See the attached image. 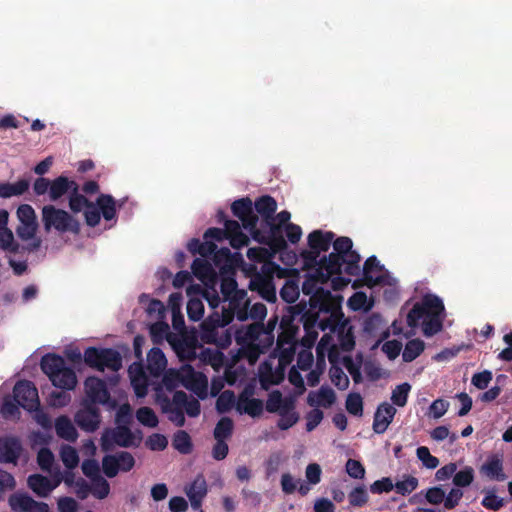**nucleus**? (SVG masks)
Returning a JSON list of instances; mask_svg holds the SVG:
<instances>
[{"instance_id":"nucleus-33","label":"nucleus","mask_w":512,"mask_h":512,"mask_svg":"<svg viewBox=\"0 0 512 512\" xmlns=\"http://www.w3.org/2000/svg\"><path fill=\"white\" fill-rule=\"evenodd\" d=\"M191 269L193 275L202 282L212 281L216 278V273L212 265L205 259H194Z\"/></svg>"},{"instance_id":"nucleus-38","label":"nucleus","mask_w":512,"mask_h":512,"mask_svg":"<svg viewBox=\"0 0 512 512\" xmlns=\"http://www.w3.org/2000/svg\"><path fill=\"white\" fill-rule=\"evenodd\" d=\"M172 445L182 454H189L193 449L191 437L184 430H179L174 434Z\"/></svg>"},{"instance_id":"nucleus-45","label":"nucleus","mask_w":512,"mask_h":512,"mask_svg":"<svg viewBox=\"0 0 512 512\" xmlns=\"http://www.w3.org/2000/svg\"><path fill=\"white\" fill-rule=\"evenodd\" d=\"M329 375L332 383L340 390H345L349 386V378L344 373L342 368L333 365L329 370Z\"/></svg>"},{"instance_id":"nucleus-40","label":"nucleus","mask_w":512,"mask_h":512,"mask_svg":"<svg viewBox=\"0 0 512 512\" xmlns=\"http://www.w3.org/2000/svg\"><path fill=\"white\" fill-rule=\"evenodd\" d=\"M484 497L481 501V505L492 511H498L505 505V500L496 495L495 489H489L483 491Z\"/></svg>"},{"instance_id":"nucleus-19","label":"nucleus","mask_w":512,"mask_h":512,"mask_svg":"<svg viewBox=\"0 0 512 512\" xmlns=\"http://www.w3.org/2000/svg\"><path fill=\"white\" fill-rule=\"evenodd\" d=\"M131 385L138 397H144L148 392V379L141 363H133L128 369Z\"/></svg>"},{"instance_id":"nucleus-29","label":"nucleus","mask_w":512,"mask_h":512,"mask_svg":"<svg viewBox=\"0 0 512 512\" xmlns=\"http://www.w3.org/2000/svg\"><path fill=\"white\" fill-rule=\"evenodd\" d=\"M265 330L262 323L250 324L245 329L237 331L236 340L238 343H258Z\"/></svg>"},{"instance_id":"nucleus-61","label":"nucleus","mask_w":512,"mask_h":512,"mask_svg":"<svg viewBox=\"0 0 512 512\" xmlns=\"http://www.w3.org/2000/svg\"><path fill=\"white\" fill-rule=\"evenodd\" d=\"M280 297L286 303H293L299 297V289L298 286L294 283L287 282L280 290Z\"/></svg>"},{"instance_id":"nucleus-6","label":"nucleus","mask_w":512,"mask_h":512,"mask_svg":"<svg viewBox=\"0 0 512 512\" xmlns=\"http://www.w3.org/2000/svg\"><path fill=\"white\" fill-rule=\"evenodd\" d=\"M284 228L272 220L260 221V226H255L250 232L252 238L263 245H267L274 252H281L287 248V242L283 236Z\"/></svg>"},{"instance_id":"nucleus-24","label":"nucleus","mask_w":512,"mask_h":512,"mask_svg":"<svg viewBox=\"0 0 512 512\" xmlns=\"http://www.w3.org/2000/svg\"><path fill=\"white\" fill-rule=\"evenodd\" d=\"M336 401V394L334 390L328 386H322L317 393L310 392L307 397L309 406H323L328 408Z\"/></svg>"},{"instance_id":"nucleus-50","label":"nucleus","mask_w":512,"mask_h":512,"mask_svg":"<svg viewBox=\"0 0 512 512\" xmlns=\"http://www.w3.org/2000/svg\"><path fill=\"white\" fill-rule=\"evenodd\" d=\"M93 486L91 487L92 494L97 499H104L109 495L110 485L106 479L99 476L92 480Z\"/></svg>"},{"instance_id":"nucleus-47","label":"nucleus","mask_w":512,"mask_h":512,"mask_svg":"<svg viewBox=\"0 0 512 512\" xmlns=\"http://www.w3.org/2000/svg\"><path fill=\"white\" fill-rule=\"evenodd\" d=\"M346 409L354 416H362L363 400L359 393H350L346 399Z\"/></svg>"},{"instance_id":"nucleus-59","label":"nucleus","mask_w":512,"mask_h":512,"mask_svg":"<svg viewBox=\"0 0 512 512\" xmlns=\"http://www.w3.org/2000/svg\"><path fill=\"white\" fill-rule=\"evenodd\" d=\"M17 217L20 223L37 222L36 214L33 207L29 204H21L17 209Z\"/></svg>"},{"instance_id":"nucleus-41","label":"nucleus","mask_w":512,"mask_h":512,"mask_svg":"<svg viewBox=\"0 0 512 512\" xmlns=\"http://www.w3.org/2000/svg\"><path fill=\"white\" fill-rule=\"evenodd\" d=\"M241 345L240 354L246 358L250 364L257 362L261 354H264L259 343H239Z\"/></svg>"},{"instance_id":"nucleus-49","label":"nucleus","mask_w":512,"mask_h":512,"mask_svg":"<svg viewBox=\"0 0 512 512\" xmlns=\"http://www.w3.org/2000/svg\"><path fill=\"white\" fill-rule=\"evenodd\" d=\"M474 480V470L470 466L464 467L462 470L455 472L453 483L457 487H467Z\"/></svg>"},{"instance_id":"nucleus-3","label":"nucleus","mask_w":512,"mask_h":512,"mask_svg":"<svg viewBox=\"0 0 512 512\" xmlns=\"http://www.w3.org/2000/svg\"><path fill=\"white\" fill-rule=\"evenodd\" d=\"M444 310L443 301L436 295L428 294L421 302L415 303L408 312L407 324L411 328H416L423 319L422 332L424 336L432 337L443 328L441 315Z\"/></svg>"},{"instance_id":"nucleus-63","label":"nucleus","mask_w":512,"mask_h":512,"mask_svg":"<svg viewBox=\"0 0 512 512\" xmlns=\"http://www.w3.org/2000/svg\"><path fill=\"white\" fill-rule=\"evenodd\" d=\"M394 488V484L389 477H383L380 480H376L374 483L370 485V492L372 494H382L388 493L392 491Z\"/></svg>"},{"instance_id":"nucleus-51","label":"nucleus","mask_w":512,"mask_h":512,"mask_svg":"<svg viewBox=\"0 0 512 512\" xmlns=\"http://www.w3.org/2000/svg\"><path fill=\"white\" fill-rule=\"evenodd\" d=\"M416 455L418 459L423 463V465L428 469H435L439 465L438 458L431 455L429 449L426 446L418 447L416 450Z\"/></svg>"},{"instance_id":"nucleus-27","label":"nucleus","mask_w":512,"mask_h":512,"mask_svg":"<svg viewBox=\"0 0 512 512\" xmlns=\"http://www.w3.org/2000/svg\"><path fill=\"white\" fill-rule=\"evenodd\" d=\"M253 208L261 216L260 221L272 220L275 218L277 202L272 196L263 195L255 200Z\"/></svg>"},{"instance_id":"nucleus-26","label":"nucleus","mask_w":512,"mask_h":512,"mask_svg":"<svg viewBox=\"0 0 512 512\" xmlns=\"http://www.w3.org/2000/svg\"><path fill=\"white\" fill-rule=\"evenodd\" d=\"M481 472L491 479L503 481L506 475L503 473L502 455L493 454L481 466Z\"/></svg>"},{"instance_id":"nucleus-53","label":"nucleus","mask_w":512,"mask_h":512,"mask_svg":"<svg viewBox=\"0 0 512 512\" xmlns=\"http://www.w3.org/2000/svg\"><path fill=\"white\" fill-rule=\"evenodd\" d=\"M61 459L68 469H74L79 464V456L75 448L65 446L61 450Z\"/></svg>"},{"instance_id":"nucleus-25","label":"nucleus","mask_w":512,"mask_h":512,"mask_svg":"<svg viewBox=\"0 0 512 512\" xmlns=\"http://www.w3.org/2000/svg\"><path fill=\"white\" fill-rule=\"evenodd\" d=\"M173 403L176 406H181L182 409L184 408L189 417H197L201 412L200 402L194 397L189 398L187 393L182 390L174 393Z\"/></svg>"},{"instance_id":"nucleus-48","label":"nucleus","mask_w":512,"mask_h":512,"mask_svg":"<svg viewBox=\"0 0 512 512\" xmlns=\"http://www.w3.org/2000/svg\"><path fill=\"white\" fill-rule=\"evenodd\" d=\"M102 470L108 478H114L119 473L117 455H105L102 459Z\"/></svg>"},{"instance_id":"nucleus-32","label":"nucleus","mask_w":512,"mask_h":512,"mask_svg":"<svg viewBox=\"0 0 512 512\" xmlns=\"http://www.w3.org/2000/svg\"><path fill=\"white\" fill-rule=\"evenodd\" d=\"M167 360L160 348L154 347L148 353V370L151 375L159 376L166 368Z\"/></svg>"},{"instance_id":"nucleus-8","label":"nucleus","mask_w":512,"mask_h":512,"mask_svg":"<svg viewBox=\"0 0 512 512\" xmlns=\"http://www.w3.org/2000/svg\"><path fill=\"white\" fill-rule=\"evenodd\" d=\"M83 359L87 366L102 372L105 368L118 371L122 367L120 353L112 348L88 347L84 351Z\"/></svg>"},{"instance_id":"nucleus-36","label":"nucleus","mask_w":512,"mask_h":512,"mask_svg":"<svg viewBox=\"0 0 512 512\" xmlns=\"http://www.w3.org/2000/svg\"><path fill=\"white\" fill-rule=\"evenodd\" d=\"M425 348V343L421 339L409 340L403 350L402 359L404 362H412L415 360Z\"/></svg>"},{"instance_id":"nucleus-44","label":"nucleus","mask_w":512,"mask_h":512,"mask_svg":"<svg viewBox=\"0 0 512 512\" xmlns=\"http://www.w3.org/2000/svg\"><path fill=\"white\" fill-rule=\"evenodd\" d=\"M235 404V395L231 390L222 392L216 400V410L219 413H225L232 409Z\"/></svg>"},{"instance_id":"nucleus-57","label":"nucleus","mask_w":512,"mask_h":512,"mask_svg":"<svg viewBox=\"0 0 512 512\" xmlns=\"http://www.w3.org/2000/svg\"><path fill=\"white\" fill-rule=\"evenodd\" d=\"M345 468L348 475L353 479H363L365 476V468L358 460L348 459Z\"/></svg>"},{"instance_id":"nucleus-58","label":"nucleus","mask_w":512,"mask_h":512,"mask_svg":"<svg viewBox=\"0 0 512 512\" xmlns=\"http://www.w3.org/2000/svg\"><path fill=\"white\" fill-rule=\"evenodd\" d=\"M38 229V222L34 223H21L17 229L16 233L18 237L24 241L31 240L36 235Z\"/></svg>"},{"instance_id":"nucleus-35","label":"nucleus","mask_w":512,"mask_h":512,"mask_svg":"<svg viewBox=\"0 0 512 512\" xmlns=\"http://www.w3.org/2000/svg\"><path fill=\"white\" fill-rule=\"evenodd\" d=\"M96 204L101 215L106 221L116 218V201L109 194H100L96 200Z\"/></svg>"},{"instance_id":"nucleus-18","label":"nucleus","mask_w":512,"mask_h":512,"mask_svg":"<svg viewBox=\"0 0 512 512\" xmlns=\"http://www.w3.org/2000/svg\"><path fill=\"white\" fill-rule=\"evenodd\" d=\"M61 482V478L50 480L41 474H32L27 479L28 487L39 497H47Z\"/></svg>"},{"instance_id":"nucleus-54","label":"nucleus","mask_w":512,"mask_h":512,"mask_svg":"<svg viewBox=\"0 0 512 512\" xmlns=\"http://www.w3.org/2000/svg\"><path fill=\"white\" fill-rule=\"evenodd\" d=\"M349 503L353 507H363L368 502V495L363 486L354 488L348 495Z\"/></svg>"},{"instance_id":"nucleus-13","label":"nucleus","mask_w":512,"mask_h":512,"mask_svg":"<svg viewBox=\"0 0 512 512\" xmlns=\"http://www.w3.org/2000/svg\"><path fill=\"white\" fill-rule=\"evenodd\" d=\"M87 400L85 404H105L110 398L105 382L97 377H88L84 382Z\"/></svg>"},{"instance_id":"nucleus-16","label":"nucleus","mask_w":512,"mask_h":512,"mask_svg":"<svg viewBox=\"0 0 512 512\" xmlns=\"http://www.w3.org/2000/svg\"><path fill=\"white\" fill-rule=\"evenodd\" d=\"M185 493L189 498L191 507L194 510H199L202 506L203 499L208 493L205 477L202 474H198L195 479L185 487Z\"/></svg>"},{"instance_id":"nucleus-42","label":"nucleus","mask_w":512,"mask_h":512,"mask_svg":"<svg viewBox=\"0 0 512 512\" xmlns=\"http://www.w3.org/2000/svg\"><path fill=\"white\" fill-rule=\"evenodd\" d=\"M410 390L411 385L407 382L397 385L391 394L392 403L398 407H404L407 404Z\"/></svg>"},{"instance_id":"nucleus-52","label":"nucleus","mask_w":512,"mask_h":512,"mask_svg":"<svg viewBox=\"0 0 512 512\" xmlns=\"http://www.w3.org/2000/svg\"><path fill=\"white\" fill-rule=\"evenodd\" d=\"M0 247L16 253L19 245L15 243L13 233L7 227L0 229Z\"/></svg>"},{"instance_id":"nucleus-39","label":"nucleus","mask_w":512,"mask_h":512,"mask_svg":"<svg viewBox=\"0 0 512 512\" xmlns=\"http://www.w3.org/2000/svg\"><path fill=\"white\" fill-rule=\"evenodd\" d=\"M92 207V202H90L84 195L79 193V185L75 187V190L69 195V208L74 213H79L83 210V208Z\"/></svg>"},{"instance_id":"nucleus-20","label":"nucleus","mask_w":512,"mask_h":512,"mask_svg":"<svg viewBox=\"0 0 512 512\" xmlns=\"http://www.w3.org/2000/svg\"><path fill=\"white\" fill-rule=\"evenodd\" d=\"M383 269L384 266L380 264L376 256L368 257L363 266V280L365 285L369 288H373L376 285L382 284L384 282V276H373V273L381 272Z\"/></svg>"},{"instance_id":"nucleus-28","label":"nucleus","mask_w":512,"mask_h":512,"mask_svg":"<svg viewBox=\"0 0 512 512\" xmlns=\"http://www.w3.org/2000/svg\"><path fill=\"white\" fill-rule=\"evenodd\" d=\"M8 502L14 512H30L31 508L38 506V501L21 492L10 495Z\"/></svg>"},{"instance_id":"nucleus-60","label":"nucleus","mask_w":512,"mask_h":512,"mask_svg":"<svg viewBox=\"0 0 512 512\" xmlns=\"http://www.w3.org/2000/svg\"><path fill=\"white\" fill-rule=\"evenodd\" d=\"M181 382V377L178 371L170 369L166 371L162 378V385L168 390L173 391Z\"/></svg>"},{"instance_id":"nucleus-4","label":"nucleus","mask_w":512,"mask_h":512,"mask_svg":"<svg viewBox=\"0 0 512 512\" xmlns=\"http://www.w3.org/2000/svg\"><path fill=\"white\" fill-rule=\"evenodd\" d=\"M41 370L56 388L73 390L77 385L75 371L67 366L65 359L54 353L45 354L40 362Z\"/></svg>"},{"instance_id":"nucleus-10","label":"nucleus","mask_w":512,"mask_h":512,"mask_svg":"<svg viewBox=\"0 0 512 512\" xmlns=\"http://www.w3.org/2000/svg\"><path fill=\"white\" fill-rule=\"evenodd\" d=\"M13 398L27 411H36L40 406L38 390L29 380L18 381L13 388Z\"/></svg>"},{"instance_id":"nucleus-55","label":"nucleus","mask_w":512,"mask_h":512,"mask_svg":"<svg viewBox=\"0 0 512 512\" xmlns=\"http://www.w3.org/2000/svg\"><path fill=\"white\" fill-rule=\"evenodd\" d=\"M418 486V479L413 476H408L406 479L402 481L396 482L394 488L396 492L402 496L410 494L414 491Z\"/></svg>"},{"instance_id":"nucleus-5","label":"nucleus","mask_w":512,"mask_h":512,"mask_svg":"<svg viewBox=\"0 0 512 512\" xmlns=\"http://www.w3.org/2000/svg\"><path fill=\"white\" fill-rule=\"evenodd\" d=\"M41 220L44 230L49 233L52 230L77 235L81 231L79 221L67 211L56 208L53 205H45L41 210Z\"/></svg>"},{"instance_id":"nucleus-9","label":"nucleus","mask_w":512,"mask_h":512,"mask_svg":"<svg viewBox=\"0 0 512 512\" xmlns=\"http://www.w3.org/2000/svg\"><path fill=\"white\" fill-rule=\"evenodd\" d=\"M230 322L229 318H225L218 312H213L200 325V339L206 344H215L226 347L231 342V336L226 331L225 337L219 339L218 333L220 328H224Z\"/></svg>"},{"instance_id":"nucleus-2","label":"nucleus","mask_w":512,"mask_h":512,"mask_svg":"<svg viewBox=\"0 0 512 512\" xmlns=\"http://www.w3.org/2000/svg\"><path fill=\"white\" fill-rule=\"evenodd\" d=\"M304 304H295L287 307V313L280 321L281 333L277 339L278 346L300 344L310 349L314 346L322 326L321 319L308 314Z\"/></svg>"},{"instance_id":"nucleus-21","label":"nucleus","mask_w":512,"mask_h":512,"mask_svg":"<svg viewBox=\"0 0 512 512\" xmlns=\"http://www.w3.org/2000/svg\"><path fill=\"white\" fill-rule=\"evenodd\" d=\"M229 307L240 321L248 319V305L247 292L245 290H236L228 299Z\"/></svg>"},{"instance_id":"nucleus-62","label":"nucleus","mask_w":512,"mask_h":512,"mask_svg":"<svg viewBox=\"0 0 512 512\" xmlns=\"http://www.w3.org/2000/svg\"><path fill=\"white\" fill-rule=\"evenodd\" d=\"M449 402L444 399H436L434 400L429 407V416L434 419L441 418L448 410Z\"/></svg>"},{"instance_id":"nucleus-7","label":"nucleus","mask_w":512,"mask_h":512,"mask_svg":"<svg viewBox=\"0 0 512 512\" xmlns=\"http://www.w3.org/2000/svg\"><path fill=\"white\" fill-rule=\"evenodd\" d=\"M335 234L331 231L323 232L322 230H314L308 235V246L309 250H303L300 253L303 259L304 265L308 269H312L317 265H320V254L321 252H327L330 249L331 244L334 245Z\"/></svg>"},{"instance_id":"nucleus-14","label":"nucleus","mask_w":512,"mask_h":512,"mask_svg":"<svg viewBox=\"0 0 512 512\" xmlns=\"http://www.w3.org/2000/svg\"><path fill=\"white\" fill-rule=\"evenodd\" d=\"M75 423L85 432H94L98 429L101 421L100 412L92 404H85L74 416Z\"/></svg>"},{"instance_id":"nucleus-56","label":"nucleus","mask_w":512,"mask_h":512,"mask_svg":"<svg viewBox=\"0 0 512 512\" xmlns=\"http://www.w3.org/2000/svg\"><path fill=\"white\" fill-rule=\"evenodd\" d=\"M37 463L41 470L50 471L54 463V455L49 448L43 447L38 451Z\"/></svg>"},{"instance_id":"nucleus-15","label":"nucleus","mask_w":512,"mask_h":512,"mask_svg":"<svg viewBox=\"0 0 512 512\" xmlns=\"http://www.w3.org/2000/svg\"><path fill=\"white\" fill-rule=\"evenodd\" d=\"M22 450V444L17 437L0 438V463L17 464Z\"/></svg>"},{"instance_id":"nucleus-1","label":"nucleus","mask_w":512,"mask_h":512,"mask_svg":"<svg viewBox=\"0 0 512 512\" xmlns=\"http://www.w3.org/2000/svg\"><path fill=\"white\" fill-rule=\"evenodd\" d=\"M361 256L353 250V242L349 237L341 236L334 242V251L328 256L320 259V265L314 267L313 274L302 283V292L309 296V301L301 300L297 304H304L308 314L314 315L316 319H321V331L343 332L346 326V318L342 311L343 297L339 294H332L329 290L317 287V284H324L335 274L343 271L350 276L360 274Z\"/></svg>"},{"instance_id":"nucleus-43","label":"nucleus","mask_w":512,"mask_h":512,"mask_svg":"<svg viewBox=\"0 0 512 512\" xmlns=\"http://www.w3.org/2000/svg\"><path fill=\"white\" fill-rule=\"evenodd\" d=\"M137 420L144 426L154 428L158 425V418L150 407H141L136 411Z\"/></svg>"},{"instance_id":"nucleus-37","label":"nucleus","mask_w":512,"mask_h":512,"mask_svg":"<svg viewBox=\"0 0 512 512\" xmlns=\"http://www.w3.org/2000/svg\"><path fill=\"white\" fill-rule=\"evenodd\" d=\"M234 422L229 417H222L216 424L213 436L215 440H227L233 434Z\"/></svg>"},{"instance_id":"nucleus-46","label":"nucleus","mask_w":512,"mask_h":512,"mask_svg":"<svg viewBox=\"0 0 512 512\" xmlns=\"http://www.w3.org/2000/svg\"><path fill=\"white\" fill-rule=\"evenodd\" d=\"M204 314V304L201 299L191 297L187 303V315L191 321H198Z\"/></svg>"},{"instance_id":"nucleus-34","label":"nucleus","mask_w":512,"mask_h":512,"mask_svg":"<svg viewBox=\"0 0 512 512\" xmlns=\"http://www.w3.org/2000/svg\"><path fill=\"white\" fill-rule=\"evenodd\" d=\"M30 183L26 179H21L16 183H0V197L10 198L23 195L29 189Z\"/></svg>"},{"instance_id":"nucleus-31","label":"nucleus","mask_w":512,"mask_h":512,"mask_svg":"<svg viewBox=\"0 0 512 512\" xmlns=\"http://www.w3.org/2000/svg\"><path fill=\"white\" fill-rule=\"evenodd\" d=\"M55 431L58 437L69 442H75L78 433L67 416H59L55 421Z\"/></svg>"},{"instance_id":"nucleus-17","label":"nucleus","mask_w":512,"mask_h":512,"mask_svg":"<svg viewBox=\"0 0 512 512\" xmlns=\"http://www.w3.org/2000/svg\"><path fill=\"white\" fill-rule=\"evenodd\" d=\"M396 412V408L392 404L388 402L381 403L374 414L372 425L374 432L383 434L393 421Z\"/></svg>"},{"instance_id":"nucleus-12","label":"nucleus","mask_w":512,"mask_h":512,"mask_svg":"<svg viewBox=\"0 0 512 512\" xmlns=\"http://www.w3.org/2000/svg\"><path fill=\"white\" fill-rule=\"evenodd\" d=\"M134 436L128 426L120 425L111 432V435L104 434L101 438V448L103 451L108 452L113 448V444L120 447H130L134 444Z\"/></svg>"},{"instance_id":"nucleus-22","label":"nucleus","mask_w":512,"mask_h":512,"mask_svg":"<svg viewBox=\"0 0 512 512\" xmlns=\"http://www.w3.org/2000/svg\"><path fill=\"white\" fill-rule=\"evenodd\" d=\"M227 239L234 249H241L249 244V237L242 232L240 224L236 220H226Z\"/></svg>"},{"instance_id":"nucleus-30","label":"nucleus","mask_w":512,"mask_h":512,"mask_svg":"<svg viewBox=\"0 0 512 512\" xmlns=\"http://www.w3.org/2000/svg\"><path fill=\"white\" fill-rule=\"evenodd\" d=\"M237 410L251 417H259L263 413V402L260 399L249 398L241 394L237 404Z\"/></svg>"},{"instance_id":"nucleus-11","label":"nucleus","mask_w":512,"mask_h":512,"mask_svg":"<svg viewBox=\"0 0 512 512\" xmlns=\"http://www.w3.org/2000/svg\"><path fill=\"white\" fill-rule=\"evenodd\" d=\"M231 211L235 217L241 220L243 227L249 232L255 229L259 222V217L254 212L253 202L249 197L235 200L231 205Z\"/></svg>"},{"instance_id":"nucleus-23","label":"nucleus","mask_w":512,"mask_h":512,"mask_svg":"<svg viewBox=\"0 0 512 512\" xmlns=\"http://www.w3.org/2000/svg\"><path fill=\"white\" fill-rule=\"evenodd\" d=\"M75 187H77V183L74 180L61 175L51 181L49 198L51 201H57L65 194H70L72 190H75Z\"/></svg>"},{"instance_id":"nucleus-64","label":"nucleus","mask_w":512,"mask_h":512,"mask_svg":"<svg viewBox=\"0 0 512 512\" xmlns=\"http://www.w3.org/2000/svg\"><path fill=\"white\" fill-rule=\"evenodd\" d=\"M383 326L382 317L379 314H372L367 317L364 321L363 328L364 331L369 334H374L379 331Z\"/></svg>"}]
</instances>
